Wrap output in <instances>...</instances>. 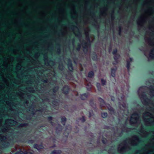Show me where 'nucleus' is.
<instances>
[{
	"label": "nucleus",
	"instance_id": "10",
	"mask_svg": "<svg viewBox=\"0 0 154 154\" xmlns=\"http://www.w3.org/2000/svg\"><path fill=\"white\" fill-rule=\"evenodd\" d=\"M34 147H35V148H36L38 149L36 147V146H35Z\"/></svg>",
	"mask_w": 154,
	"mask_h": 154
},
{
	"label": "nucleus",
	"instance_id": "4",
	"mask_svg": "<svg viewBox=\"0 0 154 154\" xmlns=\"http://www.w3.org/2000/svg\"><path fill=\"white\" fill-rule=\"evenodd\" d=\"M32 152L30 151H28L27 152H25L24 154H32Z\"/></svg>",
	"mask_w": 154,
	"mask_h": 154
},
{
	"label": "nucleus",
	"instance_id": "5",
	"mask_svg": "<svg viewBox=\"0 0 154 154\" xmlns=\"http://www.w3.org/2000/svg\"><path fill=\"white\" fill-rule=\"evenodd\" d=\"M101 83L103 85L105 84V81L103 80V79H102L101 80Z\"/></svg>",
	"mask_w": 154,
	"mask_h": 154
},
{
	"label": "nucleus",
	"instance_id": "7",
	"mask_svg": "<svg viewBox=\"0 0 154 154\" xmlns=\"http://www.w3.org/2000/svg\"><path fill=\"white\" fill-rule=\"evenodd\" d=\"M97 87L98 89L99 88V87L100 86V84L99 83H97Z\"/></svg>",
	"mask_w": 154,
	"mask_h": 154
},
{
	"label": "nucleus",
	"instance_id": "1",
	"mask_svg": "<svg viewBox=\"0 0 154 154\" xmlns=\"http://www.w3.org/2000/svg\"><path fill=\"white\" fill-rule=\"evenodd\" d=\"M116 71V70L114 69H112L111 70V75L113 77H114L115 76V72Z\"/></svg>",
	"mask_w": 154,
	"mask_h": 154
},
{
	"label": "nucleus",
	"instance_id": "11",
	"mask_svg": "<svg viewBox=\"0 0 154 154\" xmlns=\"http://www.w3.org/2000/svg\"><path fill=\"white\" fill-rule=\"evenodd\" d=\"M115 53L114 52L113 53V54H114Z\"/></svg>",
	"mask_w": 154,
	"mask_h": 154
},
{
	"label": "nucleus",
	"instance_id": "3",
	"mask_svg": "<svg viewBox=\"0 0 154 154\" xmlns=\"http://www.w3.org/2000/svg\"><path fill=\"white\" fill-rule=\"evenodd\" d=\"M107 116V114L106 113H103L102 114L101 116L103 118H105Z\"/></svg>",
	"mask_w": 154,
	"mask_h": 154
},
{
	"label": "nucleus",
	"instance_id": "2",
	"mask_svg": "<svg viewBox=\"0 0 154 154\" xmlns=\"http://www.w3.org/2000/svg\"><path fill=\"white\" fill-rule=\"evenodd\" d=\"M94 75V73L93 72H90L88 74V76L89 77H92Z\"/></svg>",
	"mask_w": 154,
	"mask_h": 154
},
{
	"label": "nucleus",
	"instance_id": "8",
	"mask_svg": "<svg viewBox=\"0 0 154 154\" xmlns=\"http://www.w3.org/2000/svg\"><path fill=\"white\" fill-rule=\"evenodd\" d=\"M53 154H57L56 151H54L52 152Z\"/></svg>",
	"mask_w": 154,
	"mask_h": 154
},
{
	"label": "nucleus",
	"instance_id": "6",
	"mask_svg": "<svg viewBox=\"0 0 154 154\" xmlns=\"http://www.w3.org/2000/svg\"><path fill=\"white\" fill-rule=\"evenodd\" d=\"M66 121V119L65 118H62V121Z\"/></svg>",
	"mask_w": 154,
	"mask_h": 154
},
{
	"label": "nucleus",
	"instance_id": "9",
	"mask_svg": "<svg viewBox=\"0 0 154 154\" xmlns=\"http://www.w3.org/2000/svg\"><path fill=\"white\" fill-rule=\"evenodd\" d=\"M82 96H86V94H84L82 95Z\"/></svg>",
	"mask_w": 154,
	"mask_h": 154
}]
</instances>
